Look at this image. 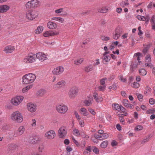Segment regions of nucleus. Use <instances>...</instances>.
Masks as SVG:
<instances>
[{
  "mask_svg": "<svg viewBox=\"0 0 155 155\" xmlns=\"http://www.w3.org/2000/svg\"><path fill=\"white\" fill-rule=\"evenodd\" d=\"M81 114H82L84 116H87L89 114V113L87 112L86 109L85 108H81Z\"/></svg>",
  "mask_w": 155,
  "mask_h": 155,
  "instance_id": "bb28decb",
  "label": "nucleus"
},
{
  "mask_svg": "<svg viewBox=\"0 0 155 155\" xmlns=\"http://www.w3.org/2000/svg\"><path fill=\"white\" fill-rule=\"evenodd\" d=\"M84 103L85 105L87 106H89L92 104L91 101V100H85L84 101Z\"/></svg>",
  "mask_w": 155,
  "mask_h": 155,
  "instance_id": "e433bc0d",
  "label": "nucleus"
},
{
  "mask_svg": "<svg viewBox=\"0 0 155 155\" xmlns=\"http://www.w3.org/2000/svg\"><path fill=\"white\" fill-rule=\"evenodd\" d=\"M84 59L83 58H81L78 59L74 61V63L76 65H78L81 64L84 61Z\"/></svg>",
  "mask_w": 155,
  "mask_h": 155,
  "instance_id": "2f4dec72",
  "label": "nucleus"
},
{
  "mask_svg": "<svg viewBox=\"0 0 155 155\" xmlns=\"http://www.w3.org/2000/svg\"><path fill=\"white\" fill-rule=\"evenodd\" d=\"M140 86L139 84L137 82H135L133 83L132 87L135 88H137Z\"/></svg>",
  "mask_w": 155,
  "mask_h": 155,
  "instance_id": "a18cd8bd",
  "label": "nucleus"
},
{
  "mask_svg": "<svg viewBox=\"0 0 155 155\" xmlns=\"http://www.w3.org/2000/svg\"><path fill=\"white\" fill-rule=\"evenodd\" d=\"M64 9L63 8H61L58 9L56 10L55 11V12L56 13H60L61 12H63Z\"/></svg>",
  "mask_w": 155,
  "mask_h": 155,
  "instance_id": "5fc2aeb1",
  "label": "nucleus"
},
{
  "mask_svg": "<svg viewBox=\"0 0 155 155\" xmlns=\"http://www.w3.org/2000/svg\"><path fill=\"white\" fill-rule=\"evenodd\" d=\"M10 8L9 6L6 5L0 6V13H3L7 12Z\"/></svg>",
  "mask_w": 155,
  "mask_h": 155,
  "instance_id": "f3484780",
  "label": "nucleus"
},
{
  "mask_svg": "<svg viewBox=\"0 0 155 155\" xmlns=\"http://www.w3.org/2000/svg\"><path fill=\"white\" fill-rule=\"evenodd\" d=\"M36 59L35 54L33 53L29 54L24 59V61L25 62L32 63L34 62Z\"/></svg>",
  "mask_w": 155,
  "mask_h": 155,
  "instance_id": "20e7f679",
  "label": "nucleus"
},
{
  "mask_svg": "<svg viewBox=\"0 0 155 155\" xmlns=\"http://www.w3.org/2000/svg\"><path fill=\"white\" fill-rule=\"evenodd\" d=\"M67 134L66 128L64 126L61 127L58 130V135L60 138H64Z\"/></svg>",
  "mask_w": 155,
  "mask_h": 155,
  "instance_id": "0eeeda50",
  "label": "nucleus"
},
{
  "mask_svg": "<svg viewBox=\"0 0 155 155\" xmlns=\"http://www.w3.org/2000/svg\"><path fill=\"white\" fill-rule=\"evenodd\" d=\"M93 97L96 102L99 103L103 100L102 98L98 96V94L96 92H94L93 95Z\"/></svg>",
  "mask_w": 155,
  "mask_h": 155,
  "instance_id": "6ab92c4d",
  "label": "nucleus"
},
{
  "mask_svg": "<svg viewBox=\"0 0 155 155\" xmlns=\"http://www.w3.org/2000/svg\"><path fill=\"white\" fill-rule=\"evenodd\" d=\"M46 92V90L44 89H41L37 91L36 94L37 96L39 97H42L45 94Z\"/></svg>",
  "mask_w": 155,
  "mask_h": 155,
  "instance_id": "aec40b11",
  "label": "nucleus"
},
{
  "mask_svg": "<svg viewBox=\"0 0 155 155\" xmlns=\"http://www.w3.org/2000/svg\"><path fill=\"white\" fill-rule=\"evenodd\" d=\"M51 19L52 20L58 21L61 23L63 22L64 21V19L63 18L60 17H53L51 18Z\"/></svg>",
  "mask_w": 155,
  "mask_h": 155,
  "instance_id": "c756f323",
  "label": "nucleus"
},
{
  "mask_svg": "<svg viewBox=\"0 0 155 155\" xmlns=\"http://www.w3.org/2000/svg\"><path fill=\"white\" fill-rule=\"evenodd\" d=\"M154 100L153 98H151L149 100V103L151 105H153L154 104Z\"/></svg>",
  "mask_w": 155,
  "mask_h": 155,
  "instance_id": "69168bd1",
  "label": "nucleus"
},
{
  "mask_svg": "<svg viewBox=\"0 0 155 155\" xmlns=\"http://www.w3.org/2000/svg\"><path fill=\"white\" fill-rule=\"evenodd\" d=\"M128 0H125L124 1H122L120 3V5L122 7H124L125 6H127L129 5Z\"/></svg>",
  "mask_w": 155,
  "mask_h": 155,
  "instance_id": "72a5a7b5",
  "label": "nucleus"
},
{
  "mask_svg": "<svg viewBox=\"0 0 155 155\" xmlns=\"http://www.w3.org/2000/svg\"><path fill=\"white\" fill-rule=\"evenodd\" d=\"M58 32H54L53 31H47L43 34V35L45 37H48L49 36L58 35Z\"/></svg>",
  "mask_w": 155,
  "mask_h": 155,
  "instance_id": "dca6fc26",
  "label": "nucleus"
},
{
  "mask_svg": "<svg viewBox=\"0 0 155 155\" xmlns=\"http://www.w3.org/2000/svg\"><path fill=\"white\" fill-rule=\"evenodd\" d=\"M117 144V143L116 140H113L111 142V145L113 147H114L116 146Z\"/></svg>",
  "mask_w": 155,
  "mask_h": 155,
  "instance_id": "052dcab7",
  "label": "nucleus"
},
{
  "mask_svg": "<svg viewBox=\"0 0 155 155\" xmlns=\"http://www.w3.org/2000/svg\"><path fill=\"white\" fill-rule=\"evenodd\" d=\"M139 72L140 74L143 76L147 74V72L146 71L143 69H141L139 70Z\"/></svg>",
  "mask_w": 155,
  "mask_h": 155,
  "instance_id": "f704fd0d",
  "label": "nucleus"
},
{
  "mask_svg": "<svg viewBox=\"0 0 155 155\" xmlns=\"http://www.w3.org/2000/svg\"><path fill=\"white\" fill-rule=\"evenodd\" d=\"M108 144V141L106 140L102 142L100 144V147L102 148H106Z\"/></svg>",
  "mask_w": 155,
  "mask_h": 155,
  "instance_id": "c85d7f7f",
  "label": "nucleus"
},
{
  "mask_svg": "<svg viewBox=\"0 0 155 155\" xmlns=\"http://www.w3.org/2000/svg\"><path fill=\"white\" fill-rule=\"evenodd\" d=\"M122 29L120 27H118L116 28L115 31V33L118 34L120 36V35L122 33Z\"/></svg>",
  "mask_w": 155,
  "mask_h": 155,
  "instance_id": "c9c22d12",
  "label": "nucleus"
},
{
  "mask_svg": "<svg viewBox=\"0 0 155 155\" xmlns=\"http://www.w3.org/2000/svg\"><path fill=\"white\" fill-rule=\"evenodd\" d=\"M36 57L41 61H43L47 58L46 55L42 52H39L35 54Z\"/></svg>",
  "mask_w": 155,
  "mask_h": 155,
  "instance_id": "ddd939ff",
  "label": "nucleus"
},
{
  "mask_svg": "<svg viewBox=\"0 0 155 155\" xmlns=\"http://www.w3.org/2000/svg\"><path fill=\"white\" fill-rule=\"evenodd\" d=\"M47 26L49 28L51 29H55L57 27V25L56 23L50 21L48 22Z\"/></svg>",
  "mask_w": 155,
  "mask_h": 155,
  "instance_id": "a211bd4d",
  "label": "nucleus"
},
{
  "mask_svg": "<svg viewBox=\"0 0 155 155\" xmlns=\"http://www.w3.org/2000/svg\"><path fill=\"white\" fill-rule=\"evenodd\" d=\"M57 111L60 114H65L68 110L67 106L63 104H59L56 106Z\"/></svg>",
  "mask_w": 155,
  "mask_h": 155,
  "instance_id": "7ed1b4c3",
  "label": "nucleus"
},
{
  "mask_svg": "<svg viewBox=\"0 0 155 155\" xmlns=\"http://www.w3.org/2000/svg\"><path fill=\"white\" fill-rule=\"evenodd\" d=\"M72 140L73 142L77 146H79L80 145V144L74 138V137H72Z\"/></svg>",
  "mask_w": 155,
  "mask_h": 155,
  "instance_id": "864d4df0",
  "label": "nucleus"
},
{
  "mask_svg": "<svg viewBox=\"0 0 155 155\" xmlns=\"http://www.w3.org/2000/svg\"><path fill=\"white\" fill-rule=\"evenodd\" d=\"M123 103L125 107H127L129 104V102L128 100L124 99L123 101Z\"/></svg>",
  "mask_w": 155,
  "mask_h": 155,
  "instance_id": "79ce46f5",
  "label": "nucleus"
},
{
  "mask_svg": "<svg viewBox=\"0 0 155 155\" xmlns=\"http://www.w3.org/2000/svg\"><path fill=\"white\" fill-rule=\"evenodd\" d=\"M120 35L117 33H115V34L113 35V38L115 40L117 39L120 37Z\"/></svg>",
  "mask_w": 155,
  "mask_h": 155,
  "instance_id": "de8ad7c7",
  "label": "nucleus"
},
{
  "mask_svg": "<svg viewBox=\"0 0 155 155\" xmlns=\"http://www.w3.org/2000/svg\"><path fill=\"white\" fill-rule=\"evenodd\" d=\"M24 97L23 96H17L11 100V102L14 105H18L22 101Z\"/></svg>",
  "mask_w": 155,
  "mask_h": 155,
  "instance_id": "423d86ee",
  "label": "nucleus"
},
{
  "mask_svg": "<svg viewBox=\"0 0 155 155\" xmlns=\"http://www.w3.org/2000/svg\"><path fill=\"white\" fill-rule=\"evenodd\" d=\"M120 105L117 104H112V107L114 110L119 111V109L120 107Z\"/></svg>",
  "mask_w": 155,
  "mask_h": 155,
  "instance_id": "473e14b6",
  "label": "nucleus"
},
{
  "mask_svg": "<svg viewBox=\"0 0 155 155\" xmlns=\"http://www.w3.org/2000/svg\"><path fill=\"white\" fill-rule=\"evenodd\" d=\"M150 137V135L148 136V137H147L146 138L144 139L141 142V144H143L145 143L148 141Z\"/></svg>",
  "mask_w": 155,
  "mask_h": 155,
  "instance_id": "37998d69",
  "label": "nucleus"
},
{
  "mask_svg": "<svg viewBox=\"0 0 155 155\" xmlns=\"http://www.w3.org/2000/svg\"><path fill=\"white\" fill-rule=\"evenodd\" d=\"M14 48L11 45H8L5 47L3 50L4 52L7 54L12 53L14 50Z\"/></svg>",
  "mask_w": 155,
  "mask_h": 155,
  "instance_id": "2eb2a0df",
  "label": "nucleus"
},
{
  "mask_svg": "<svg viewBox=\"0 0 155 155\" xmlns=\"http://www.w3.org/2000/svg\"><path fill=\"white\" fill-rule=\"evenodd\" d=\"M78 90L77 87H73L69 91V97L71 98H74L77 95Z\"/></svg>",
  "mask_w": 155,
  "mask_h": 155,
  "instance_id": "1a4fd4ad",
  "label": "nucleus"
},
{
  "mask_svg": "<svg viewBox=\"0 0 155 155\" xmlns=\"http://www.w3.org/2000/svg\"><path fill=\"white\" fill-rule=\"evenodd\" d=\"M36 78L35 75L32 73H29L24 75L22 77L23 84H29L33 83Z\"/></svg>",
  "mask_w": 155,
  "mask_h": 155,
  "instance_id": "f257e3e1",
  "label": "nucleus"
},
{
  "mask_svg": "<svg viewBox=\"0 0 155 155\" xmlns=\"http://www.w3.org/2000/svg\"><path fill=\"white\" fill-rule=\"evenodd\" d=\"M43 27L41 26H39L37 29L35 30V33L37 34H39L42 32Z\"/></svg>",
  "mask_w": 155,
  "mask_h": 155,
  "instance_id": "a878e982",
  "label": "nucleus"
},
{
  "mask_svg": "<svg viewBox=\"0 0 155 155\" xmlns=\"http://www.w3.org/2000/svg\"><path fill=\"white\" fill-rule=\"evenodd\" d=\"M119 79L123 82H125L126 81V79L125 78H123V76L120 75L119 76Z\"/></svg>",
  "mask_w": 155,
  "mask_h": 155,
  "instance_id": "13d9d810",
  "label": "nucleus"
},
{
  "mask_svg": "<svg viewBox=\"0 0 155 155\" xmlns=\"http://www.w3.org/2000/svg\"><path fill=\"white\" fill-rule=\"evenodd\" d=\"M107 79L106 78H104L102 79L100 81V84L102 85H104L105 83V81Z\"/></svg>",
  "mask_w": 155,
  "mask_h": 155,
  "instance_id": "603ef678",
  "label": "nucleus"
},
{
  "mask_svg": "<svg viewBox=\"0 0 155 155\" xmlns=\"http://www.w3.org/2000/svg\"><path fill=\"white\" fill-rule=\"evenodd\" d=\"M85 71L88 72L91 71L93 70V67L91 65L85 67L84 69Z\"/></svg>",
  "mask_w": 155,
  "mask_h": 155,
  "instance_id": "7c9ffc66",
  "label": "nucleus"
},
{
  "mask_svg": "<svg viewBox=\"0 0 155 155\" xmlns=\"http://www.w3.org/2000/svg\"><path fill=\"white\" fill-rule=\"evenodd\" d=\"M105 86L104 85L103 86H100L98 87L99 90L101 91H103L105 89Z\"/></svg>",
  "mask_w": 155,
  "mask_h": 155,
  "instance_id": "6e6d98bb",
  "label": "nucleus"
},
{
  "mask_svg": "<svg viewBox=\"0 0 155 155\" xmlns=\"http://www.w3.org/2000/svg\"><path fill=\"white\" fill-rule=\"evenodd\" d=\"M25 129L24 127L20 126L14 133V136L15 137L20 136L22 135L24 133Z\"/></svg>",
  "mask_w": 155,
  "mask_h": 155,
  "instance_id": "9b49d317",
  "label": "nucleus"
},
{
  "mask_svg": "<svg viewBox=\"0 0 155 155\" xmlns=\"http://www.w3.org/2000/svg\"><path fill=\"white\" fill-rule=\"evenodd\" d=\"M125 108L124 107L121 105H120V107L119 109V111H120L122 112L125 111Z\"/></svg>",
  "mask_w": 155,
  "mask_h": 155,
  "instance_id": "e2e57ef3",
  "label": "nucleus"
},
{
  "mask_svg": "<svg viewBox=\"0 0 155 155\" xmlns=\"http://www.w3.org/2000/svg\"><path fill=\"white\" fill-rule=\"evenodd\" d=\"M74 114L75 115L76 118L79 120H80L81 118H80L79 115L78 114V113L76 111L74 113Z\"/></svg>",
  "mask_w": 155,
  "mask_h": 155,
  "instance_id": "774afa93",
  "label": "nucleus"
},
{
  "mask_svg": "<svg viewBox=\"0 0 155 155\" xmlns=\"http://www.w3.org/2000/svg\"><path fill=\"white\" fill-rule=\"evenodd\" d=\"M155 112V109L154 108L149 109L147 111V113L148 114H153Z\"/></svg>",
  "mask_w": 155,
  "mask_h": 155,
  "instance_id": "49530a36",
  "label": "nucleus"
},
{
  "mask_svg": "<svg viewBox=\"0 0 155 155\" xmlns=\"http://www.w3.org/2000/svg\"><path fill=\"white\" fill-rule=\"evenodd\" d=\"M102 58L104 63L106 64L108 61L111 59V57L109 55L103 56Z\"/></svg>",
  "mask_w": 155,
  "mask_h": 155,
  "instance_id": "393cba45",
  "label": "nucleus"
},
{
  "mask_svg": "<svg viewBox=\"0 0 155 155\" xmlns=\"http://www.w3.org/2000/svg\"><path fill=\"white\" fill-rule=\"evenodd\" d=\"M32 123L31 124V126L33 127H35L36 125V121L35 119H33L32 120Z\"/></svg>",
  "mask_w": 155,
  "mask_h": 155,
  "instance_id": "3c124183",
  "label": "nucleus"
},
{
  "mask_svg": "<svg viewBox=\"0 0 155 155\" xmlns=\"http://www.w3.org/2000/svg\"><path fill=\"white\" fill-rule=\"evenodd\" d=\"M64 71V68L61 66H60L54 68L52 72L54 74L58 75L61 74Z\"/></svg>",
  "mask_w": 155,
  "mask_h": 155,
  "instance_id": "9d476101",
  "label": "nucleus"
},
{
  "mask_svg": "<svg viewBox=\"0 0 155 155\" xmlns=\"http://www.w3.org/2000/svg\"><path fill=\"white\" fill-rule=\"evenodd\" d=\"M108 10L105 7L102 8L101 9H99L98 11L101 13H105L107 12Z\"/></svg>",
  "mask_w": 155,
  "mask_h": 155,
  "instance_id": "ea45409f",
  "label": "nucleus"
},
{
  "mask_svg": "<svg viewBox=\"0 0 155 155\" xmlns=\"http://www.w3.org/2000/svg\"><path fill=\"white\" fill-rule=\"evenodd\" d=\"M32 2L31 1L28 2L25 5V6L27 9H29L31 8H33Z\"/></svg>",
  "mask_w": 155,
  "mask_h": 155,
  "instance_id": "b1692460",
  "label": "nucleus"
},
{
  "mask_svg": "<svg viewBox=\"0 0 155 155\" xmlns=\"http://www.w3.org/2000/svg\"><path fill=\"white\" fill-rule=\"evenodd\" d=\"M10 118L12 120L19 123H21L23 120L21 114L17 111L13 112L10 115Z\"/></svg>",
  "mask_w": 155,
  "mask_h": 155,
  "instance_id": "f03ea898",
  "label": "nucleus"
},
{
  "mask_svg": "<svg viewBox=\"0 0 155 155\" xmlns=\"http://www.w3.org/2000/svg\"><path fill=\"white\" fill-rule=\"evenodd\" d=\"M67 84V81L64 80H61L58 82L56 84V86H58L60 87H64Z\"/></svg>",
  "mask_w": 155,
  "mask_h": 155,
  "instance_id": "4be33fe9",
  "label": "nucleus"
},
{
  "mask_svg": "<svg viewBox=\"0 0 155 155\" xmlns=\"http://www.w3.org/2000/svg\"><path fill=\"white\" fill-rule=\"evenodd\" d=\"M143 127L141 125H138L137 127L135 128V130H142L143 129Z\"/></svg>",
  "mask_w": 155,
  "mask_h": 155,
  "instance_id": "4d7b16f0",
  "label": "nucleus"
},
{
  "mask_svg": "<svg viewBox=\"0 0 155 155\" xmlns=\"http://www.w3.org/2000/svg\"><path fill=\"white\" fill-rule=\"evenodd\" d=\"M33 8H37L39 6L40 2L38 0H31Z\"/></svg>",
  "mask_w": 155,
  "mask_h": 155,
  "instance_id": "5701e85b",
  "label": "nucleus"
},
{
  "mask_svg": "<svg viewBox=\"0 0 155 155\" xmlns=\"http://www.w3.org/2000/svg\"><path fill=\"white\" fill-rule=\"evenodd\" d=\"M86 136H87L85 134V133L83 131H81L80 133V134L79 136H81L84 138L87 137Z\"/></svg>",
  "mask_w": 155,
  "mask_h": 155,
  "instance_id": "8fccbe9b",
  "label": "nucleus"
},
{
  "mask_svg": "<svg viewBox=\"0 0 155 155\" xmlns=\"http://www.w3.org/2000/svg\"><path fill=\"white\" fill-rule=\"evenodd\" d=\"M141 53L140 52H137L134 54V58L137 57V60L138 61L140 60V58L139 57V56H141Z\"/></svg>",
  "mask_w": 155,
  "mask_h": 155,
  "instance_id": "a19ab883",
  "label": "nucleus"
},
{
  "mask_svg": "<svg viewBox=\"0 0 155 155\" xmlns=\"http://www.w3.org/2000/svg\"><path fill=\"white\" fill-rule=\"evenodd\" d=\"M119 120L120 122L121 123L123 124L124 125L125 124V120L124 119V117H122L121 116H119Z\"/></svg>",
  "mask_w": 155,
  "mask_h": 155,
  "instance_id": "c03bdc74",
  "label": "nucleus"
},
{
  "mask_svg": "<svg viewBox=\"0 0 155 155\" xmlns=\"http://www.w3.org/2000/svg\"><path fill=\"white\" fill-rule=\"evenodd\" d=\"M88 110L92 114L94 115L95 114L96 112H95L94 110L93 109L90 108Z\"/></svg>",
  "mask_w": 155,
  "mask_h": 155,
  "instance_id": "680f3d73",
  "label": "nucleus"
},
{
  "mask_svg": "<svg viewBox=\"0 0 155 155\" xmlns=\"http://www.w3.org/2000/svg\"><path fill=\"white\" fill-rule=\"evenodd\" d=\"M137 18L140 20L146 21L147 22L149 21L150 20V18L148 16L144 17L141 15H138L137 16Z\"/></svg>",
  "mask_w": 155,
  "mask_h": 155,
  "instance_id": "412c9836",
  "label": "nucleus"
},
{
  "mask_svg": "<svg viewBox=\"0 0 155 155\" xmlns=\"http://www.w3.org/2000/svg\"><path fill=\"white\" fill-rule=\"evenodd\" d=\"M37 16V13L35 11H28L26 14V18L30 20H31L35 18Z\"/></svg>",
  "mask_w": 155,
  "mask_h": 155,
  "instance_id": "39448f33",
  "label": "nucleus"
},
{
  "mask_svg": "<svg viewBox=\"0 0 155 155\" xmlns=\"http://www.w3.org/2000/svg\"><path fill=\"white\" fill-rule=\"evenodd\" d=\"M55 136V133L53 130H50L46 132L45 134V137L48 140L53 139Z\"/></svg>",
  "mask_w": 155,
  "mask_h": 155,
  "instance_id": "6e6552de",
  "label": "nucleus"
},
{
  "mask_svg": "<svg viewBox=\"0 0 155 155\" xmlns=\"http://www.w3.org/2000/svg\"><path fill=\"white\" fill-rule=\"evenodd\" d=\"M40 140L38 137H35L33 138L32 140L30 141V142L32 143H35L40 141Z\"/></svg>",
  "mask_w": 155,
  "mask_h": 155,
  "instance_id": "58836bf2",
  "label": "nucleus"
},
{
  "mask_svg": "<svg viewBox=\"0 0 155 155\" xmlns=\"http://www.w3.org/2000/svg\"><path fill=\"white\" fill-rule=\"evenodd\" d=\"M108 135L106 133H104L103 134L101 135L96 134L94 135V137L96 139L99 140H103L106 139L108 137Z\"/></svg>",
  "mask_w": 155,
  "mask_h": 155,
  "instance_id": "4468645a",
  "label": "nucleus"
},
{
  "mask_svg": "<svg viewBox=\"0 0 155 155\" xmlns=\"http://www.w3.org/2000/svg\"><path fill=\"white\" fill-rule=\"evenodd\" d=\"M44 146L42 143L40 144L39 145L38 147V150L39 153H42L44 149Z\"/></svg>",
  "mask_w": 155,
  "mask_h": 155,
  "instance_id": "cd10ccee",
  "label": "nucleus"
},
{
  "mask_svg": "<svg viewBox=\"0 0 155 155\" xmlns=\"http://www.w3.org/2000/svg\"><path fill=\"white\" fill-rule=\"evenodd\" d=\"M93 150L96 154H98L99 152V150L96 147H94Z\"/></svg>",
  "mask_w": 155,
  "mask_h": 155,
  "instance_id": "0e129e2a",
  "label": "nucleus"
},
{
  "mask_svg": "<svg viewBox=\"0 0 155 155\" xmlns=\"http://www.w3.org/2000/svg\"><path fill=\"white\" fill-rule=\"evenodd\" d=\"M27 107L28 110L31 113L35 112L37 109L36 105L31 103L27 104Z\"/></svg>",
  "mask_w": 155,
  "mask_h": 155,
  "instance_id": "f8f14e48",
  "label": "nucleus"
},
{
  "mask_svg": "<svg viewBox=\"0 0 155 155\" xmlns=\"http://www.w3.org/2000/svg\"><path fill=\"white\" fill-rule=\"evenodd\" d=\"M8 128V126L6 124H4L2 127V129L3 130H6Z\"/></svg>",
  "mask_w": 155,
  "mask_h": 155,
  "instance_id": "bf43d9fd",
  "label": "nucleus"
},
{
  "mask_svg": "<svg viewBox=\"0 0 155 155\" xmlns=\"http://www.w3.org/2000/svg\"><path fill=\"white\" fill-rule=\"evenodd\" d=\"M117 129L119 131H121V127L119 124H118L116 125Z\"/></svg>",
  "mask_w": 155,
  "mask_h": 155,
  "instance_id": "338daca9",
  "label": "nucleus"
},
{
  "mask_svg": "<svg viewBox=\"0 0 155 155\" xmlns=\"http://www.w3.org/2000/svg\"><path fill=\"white\" fill-rule=\"evenodd\" d=\"M137 98L140 101H141L142 100V99L143 98V95L141 94H138L137 95Z\"/></svg>",
  "mask_w": 155,
  "mask_h": 155,
  "instance_id": "09e8293b",
  "label": "nucleus"
},
{
  "mask_svg": "<svg viewBox=\"0 0 155 155\" xmlns=\"http://www.w3.org/2000/svg\"><path fill=\"white\" fill-rule=\"evenodd\" d=\"M72 133L73 134L76 136H79L80 134L79 130L77 129L74 130L72 131Z\"/></svg>",
  "mask_w": 155,
  "mask_h": 155,
  "instance_id": "4c0bfd02",
  "label": "nucleus"
}]
</instances>
